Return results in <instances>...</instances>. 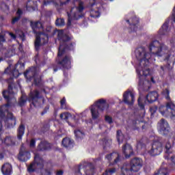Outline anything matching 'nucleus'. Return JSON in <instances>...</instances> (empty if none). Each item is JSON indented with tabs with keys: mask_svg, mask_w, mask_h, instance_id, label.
Returning <instances> with one entry per match:
<instances>
[{
	"mask_svg": "<svg viewBox=\"0 0 175 175\" xmlns=\"http://www.w3.org/2000/svg\"><path fill=\"white\" fill-rule=\"evenodd\" d=\"M60 5L62 6H64V5H67V3H69L70 2V0H59Z\"/></svg>",
	"mask_w": 175,
	"mask_h": 175,
	"instance_id": "obj_52",
	"label": "nucleus"
},
{
	"mask_svg": "<svg viewBox=\"0 0 175 175\" xmlns=\"http://www.w3.org/2000/svg\"><path fill=\"white\" fill-rule=\"evenodd\" d=\"M143 148H146V144L143 143V140L137 141V150H143Z\"/></svg>",
	"mask_w": 175,
	"mask_h": 175,
	"instance_id": "obj_35",
	"label": "nucleus"
},
{
	"mask_svg": "<svg viewBox=\"0 0 175 175\" xmlns=\"http://www.w3.org/2000/svg\"><path fill=\"white\" fill-rule=\"evenodd\" d=\"M74 133L76 139H83V137H84V133L81 132L80 130H75Z\"/></svg>",
	"mask_w": 175,
	"mask_h": 175,
	"instance_id": "obj_33",
	"label": "nucleus"
},
{
	"mask_svg": "<svg viewBox=\"0 0 175 175\" xmlns=\"http://www.w3.org/2000/svg\"><path fill=\"white\" fill-rule=\"evenodd\" d=\"M146 100L148 103H154L156 100H158L159 98V94L156 91L150 92L146 95Z\"/></svg>",
	"mask_w": 175,
	"mask_h": 175,
	"instance_id": "obj_24",
	"label": "nucleus"
},
{
	"mask_svg": "<svg viewBox=\"0 0 175 175\" xmlns=\"http://www.w3.org/2000/svg\"><path fill=\"white\" fill-rule=\"evenodd\" d=\"M116 139L118 140V144H121L124 142V139H125V136L122 134V131L121 130H118L116 133Z\"/></svg>",
	"mask_w": 175,
	"mask_h": 175,
	"instance_id": "obj_29",
	"label": "nucleus"
},
{
	"mask_svg": "<svg viewBox=\"0 0 175 175\" xmlns=\"http://www.w3.org/2000/svg\"><path fill=\"white\" fill-rule=\"evenodd\" d=\"M165 104L166 110L161 112L163 115L169 116L171 118L175 117V103L172 101V98Z\"/></svg>",
	"mask_w": 175,
	"mask_h": 175,
	"instance_id": "obj_14",
	"label": "nucleus"
},
{
	"mask_svg": "<svg viewBox=\"0 0 175 175\" xmlns=\"http://www.w3.org/2000/svg\"><path fill=\"white\" fill-rule=\"evenodd\" d=\"M169 59H170V55H167L165 58V61H169Z\"/></svg>",
	"mask_w": 175,
	"mask_h": 175,
	"instance_id": "obj_63",
	"label": "nucleus"
},
{
	"mask_svg": "<svg viewBox=\"0 0 175 175\" xmlns=\"http://www.w3.org/2000/svg\"><path fill=\"white\" fill-rule=\"evenodd\" d=\"M6 33H8V35L10 36L12 39H16L17 36H16V34L13 33L12 32H10V31H6Z\"/></svg>",
	"mask_w": 175,
	"mask_h": 175,
	"instance_id": "obj_54",
	"label": "nucleus"
},
{
	"mask_svg": "<svg viewBox=\"0 0 175 175\" xmlns=\"http://www.w3.org/2000/svg\"><path fill=\"white\" fill-rule=\"evenodd\" d=\"M105 121L108 122V124H113V118L109 116H105Z\"/></svg>",
	"mask_w": 175,
	"mask_h": 175,
	"instance_id": "obj_47",
	"label": "nucleus"
},
{
	"mask_svg": "<svg viewBox=\"0 0 175 175\" xmlns=\"http://www.w3.org/2000/svg\"><path fill=\"white\" fill-rule=\"evenodd\" d=\"M6 39H5V34L3 33H0V43H5Z\"/></svg>",
	"mask_w": 175,
	"mask_h": 175,
	"instance_id": "obj_48",
	"label": "nucleus"
},
{
	"mask_svg": "<svg viewBox=\"0 0 175 175\" xmlns=\"http://www.w3.org/2000/svg\"><path fill=\"white\" fill-rule=\"evenodd\" d=\"M123 102L129 106H133L135 103V94L131 90H127L123 94Z\"/></svg>",
	"mask_w": 175,
	"mask_h": 175,
	"instance_id": "obj_16",
	"label": "nucleus"
},
{
	"mask_svg": "<svg viewBox=\"0 0 175 175\" xmlns=\"http://www.w3.org/2000/svg\"><path fill=\"white\" fill-rule=\"evenodd\" d=\"M61 120H68L69 119V113H63L60 114Z\"/></svg>",
	"mask_w": 175,
	"mask_h": 175,
	"instance_id": "obj_43",
	"label": "nucleus"
},
{
	"mask_svg": "<svg viewBox=\"0 0 175 175\" xmlns=\"http://www.w3.org/2000/svg\"><path fill=\"white\" fill-rule=\"evenodd\" d=\"M49 109H50V105H48L44 107L43 111L41 113V116H44V114H46V113H47L48 110Z\"/></svg>",
	"mask_w": 175,
	"mask_h": 175,
	"instance_id": "obj_49",
	"label": "nucleus"
},
{
	"mask_svg": "<svg viewBox=\"0 0 175 175\" xmlns=\"http://www.w3.org/2000/svg\"><path fill=\"white\" fill-rule=\"evenodd\" d=\"M113 157H116L113 163H110L109 165H117L121 162V156L117 152H112L105 156V159H107L108 162H111Z\"/></svg>",
	"mask_w": 175,
	"mask_h": 175,
	"instance_id": "obj_19",
	"label": "nucleus"
},
{
	"mask_svg": "<svg viewBox=\"0 0 175 175\" xmlns=\"http://www.w3.org/2000/svg\"><path fill=\"white\" fill-rule=\"evenodd\" d=\"M36 146V140L35 139H31L30 141L29 147H31V148H35Z\"/></svg>",
	"mask_w": 175,
	"mask_h": 175,
	"instance_id": "obj_46",
	"label": "nucleus"
},
{
	"mask_svg": "<svg viewBox=\"0 0 175 175\" xmlns=\"http://www.w3.org/2000/svg\"><path fill=\"white\" fill-rule=\"evenodd\" d=\"M40 175H51V172L49 169H44L41 172Z\"/></svg>",
	"mask_w": 175,
	"mask_h": 175,
	"instance_id": "obj_44",
	"label": "nucleus"
},
{
	"mask_svg": "<svg viewBox=\"0 0 175 175\" xmlns=\"http://www.w3.org/2000/svg\"><path fill=\"white\" fill-rule=\"evenodd\" d=\"M116 171L117 170L116 168L108 169L105 170L103 175H113Z\"/></svg>",
	"mask_w": 175,
	"mask_h": 175,
	"instance_id": "obj_36",
	"label": "nucleus"
},
{
	"mask_svg": "<svg viewBox=\"0 0 175 175\" xmlns=\"http://www.w3.org/2000/svg\"><path fill=\"white\" fill-rule=\"evenodd\" d=\"M16 15L20 16V18H21V16H23V10L21 9H18L16 12Z\"/></svg>",
	"mask_w": 175,
	"mask_h": 175,
	"instance_id": "obj_55",
	"label": "nucleus"
},
{
	"mask_svg": "<svg viewBox=\"0 0 175 175\" xmlns=\"http://www.w3.org/2000/svg\"><path fill=\"white\" fill-rule=\"evenodd\" d=\"M6 92H8V91L4 90L3 92V96L4 98V99H5L7 103L5 105V107H10L12 106V98H10V96L9 95H6Z\"/></svg>",
	"mask_w": 175,
	"mask_h": 175,
	"instance_id": "obj_30",
	"label": "nucleus"
},
{
	"mask_svg": "<svg viewBox=\"0 0 175 175\" xmlns=\"http://www.w3.org/2000/svg\"><path fill=\"white\" fill-rule=\"evenodd\" d=\"M122 151L126 159H128V158H131V157L133 155V148L129 144L123 145Z\"/></svg>",
	"mask_w": 175,
	"mask_h": 175,
	"instance_id": "obj_21",
	"label": "nucleus"
},
{
	"mask_svg": "<svg viewBox=\"0 0 175 175\" xmlns=\"http://www.w3.org/2000/svg\"><path fill=\"white\" fill-rule=\"evenodd\" d=\"M44 167V160L40 157L39 154H36L34 156V161L27 167L29 173H33L38 170H42Z\"/></svg>",
	"mask_w": 175,
	"mask_h": 175,
	"instance_id": "obj_9",
	"label": "nucleus"
},
{
	"mask_svg": "<svg viewBox=\"0 0 175 175\" xmlns=\"http://www.w3.org/2000/svg\"><path fill=\"white\" fill-rule=\"evenodd\" d=\"M1 171L3 175H12L13 173V166L9 163H5L1 166Z\"/></svg>",
	"mask_w": 175,
	"mask_h": 175,
	"instance_id": "obj_23",
	"label": "nucleus"
},
{
	"mask_svg": "<svg viewBox=\"0 0 175 175\" xmlns=\"http://www.w3.org/2000/svg\"><path fill=\"white\" fill-rule=\"evenodd\" d=\"M31 27L36 36H40V32L43 31V23L40 21L31 22Z\"/></svg>",
	"mask_w": 175,
	"mask_h": 175,
	"instance_id": "obj_18",
	"label": "nucleus"
},
{
	"mask_svg": "<svg viewBox=\"0 0 175 175\" xmlns=\"http://www.w3.org/2000/svg\"><path fill=\"white\" fill-rule=\"evenodd\" d=\"M62 146L66 148H72L73 147V141L70 138H64L62 142Z\"/></svg>",
	"mask_w": 175,
	"mask_h": 175,
	"instance_id": "obj_28",
	"label": "nucleus"
},
{
	"mask_svg": "<svg viewBox=\"0 0 175 175\" xmlns=\"http://www.w3.org/2000/svg\"><path fill=\"white\" fill-rule=\"evenodd\" d=\"M165 154H167V155H170L172 154V150H170V148H172V144L170 142H167L165 146Z\"/></svg>",
	"mask_w": 175,
	"mask_h": 175,
	"instance_id": "obj_32",
	"label": "nucleus"
},
{
	"mask_svg": "<svg viewBox=\"0 0 175 175\" xmlns=\"http://www.w3.org/2000/svg\"><path fill=\"white\" fill-rule=\"evenodd\" d=\"M24 76L29 81H32L33 79V84L36 87L42 85V77L38 75V68L36 67H31L24 72Z\"/></svg>",
	"mask_w": 175,
	"mask_h": 175,
	"instance_id": "obj_7",
	"label": "nucleus"
},
{
	"mask_svg": "<svg viewBox=\"0 0 175 175\" xmlns=\"http://www.w3.org/2000/svg\"><path fill=\"white\" fill-rule=\"evenodd\" d=\"M154 175H167V172H163L162 170H159Z\"/></svg>",
	"mask_w": 175,
	"mask_h": 175,
	"instance_id": "obj_53",
	"label": "nucleus"
},
{
	"mask_svg": "<svg viewBox=\"0 0 175 175\" xmlns=\"http://www.w3.org/2000/svg\"><path fill=\"white\" fill-rule=\"evenodd\" d=\"M3 117H5V114L3 112L0 111V118H3ZM2 128H3V126L0 121V132L2 131ZM2 144H4L6 147H12L16 146V142H14V139L10 136H7L4 139H2V137L0 134V146H2Z\"/></svg>",
	"mask_w": 175,
	"mask_h": 175,
	"instance_id": "obj_10",
	"label": "nucleus"
},
{
	"mask_svg": "<svg viewBox=\"0 0 175 175\" xmlns=\"http://www.w3.org/2000/svg\"><path fill=\"white\" fill-rule=\"evenodd\" d=\"M56 175H64V171L62 170L56 172Z\"/></svg>",
	"mask_w": 175,
	"mask_h": 175,
	"instance_id": "obj_57",
	"label": "nucleus"
},
{
	"mask_svg": "<svg viewBox=\"0 0 175 175\" xmlns=\"http://www.w3.org/2000/svg\"><path fill=\"white\" fill-rule=\"evenodd\" d=\"M90 16L93 18H98L99 17V15H94L93 14H90Z\"/></svg>",
	"mask_w": 175,
	"mask_h": 175,
	"instance_id": "obj_62",
	"label": "nucleus"
},
{
	"mask_svg": "<svg viewBox=\"0 0 175 175\" xmlns=\"http://www.w3.org/2000/svg\"><path fill=\"white\" fill-rule=\"evenodd\" d=\"M157 129L161 135H163V136H167L170 133V126H169V123L163 118L160 120L158 122Z\"/></svg>",
	"mask_w": 175,
	"mask_h": 175,
	"instance_id": "obj_13",
	"label": "nucleus"
},
{
	"mask_svg": "<svg viewBox=\"0 0 175 175\" xmlns=\"http://www.w3.org/2000/svg\"><path fill=\"white\" fill-rule=\"evenodd\" d=\"M165 159L167 161H169L170 159L172 163H175V155H172L170 159L169 158V156H165Z\"/></svg>",
	"mask_w": 175,
	"mask_h": 175,
	"instance_id": "obj_45",
	"label": "nucleus"
},
{
	"mask_svg": "<svg viewBox=\"0 0 175 175\" xmlns=\"http://www.w3.org/2000/svg\"><path fill=\"white\" fill-rule=\"evenodd\" d=\"M149 51L147 52L146 48L140 46L135 50V57L139 62V66L142 68V71L137 69V73L139 78L138 90L139 91H144V82L146 77L150 75V69L148 65L150 62H152V55L155 57H162V46L158 40H154L149 44Z\"/></svg>",
	"mask_w": 175,
	"mask_h": 175,
	"instance_id": "obj_1",
	"label": "nucleus"
},
{
	"mask_svg": "<svg viewBox=\"0 0 175 175\" xmlns=\"http://www.w3.org/2000/svg\"><path fill=\"white\" fill-rule=\"evenodd\" d=\"M73 38L69 36L68 34L64 33V30H59L57 33V39L60 42L57 57L56 59V64L57 66H53V72H58L59 69H72V61L73 57L70 54H65L66 51H72L76 47V42H70ZM65 54V55H64Z\"/></svg>",
	"mask_w": 175,
	"mask_h": 175,
	"instance_id": "obj_2",
	"label": "nucleus"
},
{
	"mask_svg": "<svg viewBox=\"0 0 175 175\" xmlns=\"http://www.w3.org/2000/svg\"><path fill=\"white\" fill-rule=\"evenodd\" d=\"M84 10V2L79 1V5L77 7L71 8L70 12H67V16L68 17L67 27L72 25V20H79L81 18L83 15L81 12Z\"/></svg>",
	"mask_w": 175,
	"mask_h": 175,
	"instance_id": "obj_5",
	"label": "nucleus"
},
{
	"mask_svg": "<svg viewBox=\"0 0 175 175\" xmlns=\"http://www.w3.org/2000/svg\"><path fill=\"white\" fill-rule=\"evenodd\" d=\"M25 133V126L23 124H21L17 129V137L18 140L23 139V136Z\"/></svg>",
	"mask_w": 175,
	"mask_h": 175,
	"instance_id": "obj_27",
	"label": "nucleus"
},
{
	"mask_svg": "<svg viewBox=\"0 0 175 175\" xmlns=\"http://www.w3.org/2000/svg\"><path fill=\"white\" fill-rule=\"evenodd\" d=\"M51 3H53V0H44L43 1L44 6H48V5H51Z\"/></svg>",
	"mask_w": 175,
	"mask_h": 175,
	"instance_id": "obj_51",
	"label": "nucleus"
},
{
	"mask_svg": "<svg viewBox=\"0 0 175 175\" xmlns=\"http://www.w3.org/2000/svg\"><path fill=\"white\" fill-rule=\"evenodd\" d=\"M29 2H32V0H27V3L26 5L27 10H28V12H35V7L30 6L29 5H28V3H29Z\"/></svg>",
	"mask_w": 175,
	"mask_h": 175,
	"instance_id": "obj_38",
	"label": "nucleus"
},
{
	"mask_svg": "<svg viewBox=\"0 0 175 175\" xmlns=\"http://www.w3.org/2000/svg\"><path fill=\"white\" fill-rule=\"evenodd\" d=\"M142 166H143V161L135 157L131 161L130 164H123L120 168L122 175H131L132 172L139 171Z\"/></svg>",
	"mask_w": 175,
	"mask_h": 175,
	"instance_id": "obj_3",
	"label": "nucleus"
},
{
	"mask_svg": "<svg viewBox=\"0 0 175 175\" xmlns=\"http://www.w3.org/2000/svg\"><path fill=\"white\" fill-rule=\"evenodd\" d=\"M55 25L57 27H63V25H65V20L64 18H57L55 21Z\"/></svg>",
	"mask_w": 175,
	"mask_h": 175,
	"instance_id": "obj_37",
	"label": "nucleus"
},
{
	"mask_svg": "<svg viewBox=\"0 0 175 175\" xmlns=\"http://www.w3.org/2000/svg\"><path fill=\"white\" fill-rule=\"evenodd\" d=\"M9 72H10V67H8L5 71H4V73H9Z\"/></svg>",
	"mask_w": 175,
	"mask_h": 175,
	"instance_id": "obj_61",
	"label": "nucleus"
},
{
	"mask_svg": "<svg viewBox=\"0 0 175 175\" xmlns=\"http://www.w3.org/2000/svg\"><path fill=\"white\" fill-rule=\"evenodd\" d=\"M126 21L129 25V29H131V31L129 32H136V31H137L139 23H140L137 17L134 16L131 19V21L127 19Z\"/></svg>",
	"mask_w": 175,
	"mask_h": 175,
	"instance_id": "obj_17",
	"label": "nucleus"
},
{
	"mask_svg": "<svg viewBox=\"0 0 175 175\" xmlns=\"http://www.w3.org/2000/svg\"><path fill=\"white\" fill-rule=\"evenodd\" d=\"M157 110H158V107L157 105L152 106L150 108V111L151 113V116H154L157 113Z\"/></svg>",
	"mask_w": 175,
	"mask_h": 175,
	"instance_id": "obj_40",
	"label": "nucleus"
},
{
	"mask_svg": "<svg viewBox=\"0 0 175 175\" xmlns=\"http://www.w3.org/2000/svg\"><path fill=\"white\" fill-rule=\"evenodd\" d=\"M52 29L51 26H47L45 31L43 29L42 31L40 33V36H36L34 42L36 51H39L41 46H44L49 43V33H51Z\"/></svg>",
	"mask_w": 175,
	"mask_h": 175,
	"instance_id": "obj_4",
	"label": "nucleus"
},
{
	"mask_svg": "<svg viewBox=\"0 0 175 175\" xmlns=\"http://www.w3.org/2000/svg\"><path fill=\"white\" fill-rule=\"evenodd\" d=\"M0 6L2 10H5H5L9 9V6H8V5H6V3L3 2L1 3Z\"/></svg>",
	"mask_w": 175,
	"mask_h": 175,
	"instance_id": "obj_50",
	"label": "nucleus"
},
{
	"mask_svg": "<svg viewBox=\"0 0 175 175\" xmlns=\"http://www.w3.org/2000/svg\"><path fill=\"white\" fill-rule=\"evenodd\" d=\"M109 109V103L106 102V100L100 98L95 103V105L92 106L90 111L92 113V120H98L99 118V111H105Z\"/></svg>",
	"mask_w": 175,
	"mask_h": 175,
	"instance_id": "obj_6",
	"label": "nucleus"
},
{
	"mask_svg": "<svg viewBox=\"0 0 175 175\" xmlns=\"http://www.w3.org/2000/svg\"><path fill=\"white\" fill-rule=\"evenodd\" d=\"M60 106L61 109H64V110H68V109H69V107L66 104V98L65 97H63L60 100Z\"/></svg>",
	"mask_w": 175,
	"mask_h": 175,
	"instance_id": "obj_31",
	"label": "nucleus"
},
{
	"mask_svg": "<svg viewBox=\"0 0 175 175\" xmlns=\"http://www.w3.org/2000/svg\"><path fill=\"white\" fill-rule=\"evenodd\" d=\"M142 131H146L147 129V124L142 126Z\"/></svg>",
	"mask_w": 175,
	"mask_h": 175,
	"instance_id": "obj_59",
	"label": "nucleus"
},
{
	"mask_svg": "<svg viewBox=\"0 0 175 175\" xmlns=\"http://www.w3.org/2000/svg\"><path fill=\"white\" fill-rule=\"evenodd\" d=\"M157 140L153 141L151 149L148 152L150 157H157V155H161L162 151H163V144L162 142Z\"/></svg>",
	"mask_w": 175,
	"mask_h": 175,
	"instance_id": "obj_11",
	"label": "nucleus"
},
{
	"mask_svg": "<svg viewBox=\"0 0 175 175\" xmlns=\"http://www.w3.org/2000/svg\"><path fill=\"white\" fill-rule=\"evenodd\" d=\"M21 19V18H20V16H16L15 17H14L11 21V24L12 25H14V24H16V23L18 21H20V20Z\"/></svg>",
	"mask_w": 175,
	"mask_h": 175,
	"instance_id": "obj_41",
	"label": "nucleus"
},
{
	"mask_svg": "<svg viewBox=\"0 0 175 175\" xmlns=\"http://www.w3.org/2000/svg\"><path fill=\"white\" fill-rule=\"evenodd\" d=\"M31 159V152L27 150H21L18 154V159L21 162H27L29 159Z\"/></svg>",
	"mask_w": 175,
	"mask_h": 175,
	"instance_id": "obj_22",
	"label": "nucleus"
},
{
	"mask_svg": "<svg viewBox=\"0 0 175 175\" xmlns=\"http://www.w3.org/2000/svg\"><path fill=\"white\" fill-rule=\"evenodd\" d=\"M103 143H105V146H107V143L109 142V140H107V139L106 138L103 139Z\"/></svg>",
	"mask_w": 175,
	"mask_h": 175,
	"instance_id": "obj_60",
	"label": "nucleus"
},
{
	"mask_svg": "<svg viewBox=\"0 0 175 175\" xmlns=\"http://www.w3.org/2000/svg\"><path fill=\"white\" fill-rule=\"evenodd\" d=\"M168 32H169V21H166L161 26V28L159 30V35H161V36L167 35Z\"/></svg>",
	"mask_w": 175,
	"mask_h": 175,
	"instance_id": "obj_26",
	"label": "nucleus"
},
{
	"mask_svg": "<svg viewBox=\"0 0 175 175\" xmlns=\"http://www.w3.org/2000/svg\"><path fill=\"white\" fill-rule=\"evenodd\" d=\"M25 66V64L21 62L18 61L16 64H15V66L14 69L11 71V75H12V77L17 78L18 77L19 72L20 70H23Z\"/></svg>",
	"mask_w": 175,
	"mask_h": 175,
	"instance_id": "obj_20",
	"label": "nucleus"
},
{
	"mask_svg": "<svg viewBox=\"0 0 175 175\" xmlns=\"http://www.w3.org/2000/svg\"><path fill=\"white\" fill-rule=\"evenodd\" d=\"M137 102L138 106H139V109H141V110H144L145 106L144 104H143V103L142 102V98L139 97Z\"/></svg>",
	"mask_w": 175,
	"mask_h": 175,
	"instance_id": "obj_42",
	"label": "nucleus"
},
{
	"mask_svg": "<svg viewBox=\"0 0 175 175\" xmlns=\"http://www.w3.org/2000/svg\"><path fill=\"white\" fill-rule=\"evenodd\" d=\"M39 151H50L51 150V144L46 141H42L38 146Z\"/></svg>",
	"mask_w": 175,
	"mask_h": 175,
	"instance_id": "obj_25",
	"label": "nucleus"
},
{
	"mask_svg": "<svg viewBox=\"0 0 175 175\" xmlns=\"http://www.w3.org/2000/svg\"><path fill=\"white\" fill-rule=\"evenodd\" d=\"M39 99H40V92L38 90H34L30 92L28 100L31 103V107H32V106L36 107V103H38Z\"/></svg>",
	"mask_w": 175,
	"mask_h": 175,
	"instance_id": "obj_15",
	"label": "nucleus"
},
{
	"mask_svg": "<svg viewBox=\"0 0 175 175\" xmlns=\"http://www.w3.org/2000/svg\"><path fill=\"white\" fill-rule=\"evenodd\" d=\"M12 91H13V86L12 85H8V92L9 94H12Z\"/></svg>",
	"mask_w": 175,
	"mask_h": 175,
	"instance_id": "obj_56",
	"label": "nucleus"
},
{
	"mask_svg": "<svg viewBox=\"0 0 175 175\" xmlns=\"http://www.w3.org/2000/svg\"><path fill=\"white\" fill-rule=\"evenodd\" d=\"M25 103H27V98L24 96H22L18 103V105L20 106V107H23Z\"/></svg>",
	"mask_w": 175,
	"mask_h": 175,
	"instance_id": "obj_34",
	"label": "nucleus"
},
{
	"mask_svg": "<svg viewBox=\"0 0 175 175\" xmlns=\"http://www.w3.org/2000/svg\"><path fill=\"white\" fill-rule=\"evenodd\" d=\"M0 111L3 113L4 116L0 118V122L2 125V121H4L5 126L7 129H12L17 124V118L13 115L12 112H8L7 116L5 114L3 109H0Z\"/></svg>",
	"mask_w": 175,
	"mask_h": 175,
	"instance_id": "obj_8",
	"label": "nucleus"
},
{
	"mask_svg": "<svg viewBox=\"0 0 175 175\" xmlns=\"http://www.w3.org/2000/svg\"><path fill=\"white\" fill-rule=\"evenodd\" d=\"M81 170H83L85 175H94L95 173V166L92 163H88L87 164H79L78 170L76 171V173L79 174H83Z\"/></svg>",
	"mask_w": 175,
	"mask_h": 175,
	"instance_id": "obj_12",
	"label": "nucleus"
},
{
	"mask_svg": "<svg viewBox=\"0 0 175 175\" xmlns=\"http://www.w3.org/2000/svg\"><path fill=\"white\" fill-rule=\"evenodd\" d=\"M150 81H152V83H153V84H155V80H154V77H151Z\"/></svg>",
	"mask_w": 175,
	"mask_h": 175,
	"instance_id": "obj_64",
	"label": "nucleus"
},
{
	"mask_svg": "<svg viewBox=\"0 0 175 175\" xmlns=\"http://www.w3.org/2000/svg\"><path fill=\"white\" fill-rule=\"evenodd\" d=\"M5 158V154L3 152H0V161H2Z\"/></svg>",
	"mask_w": 175,
	"mask_h": 175,
	"instance_id": "obj_58",
	"label": "nucleus"
},
{
	"mask_svg": "<svg viewBox=\"0 0 175 175\" xmlns=\"http://www.w3.org/2000/svg\"><path fill=\"white\" fill-rule=\"evenodd\" d=\"M163 94L165 96V99H167V100H170V90H169V89H165L163 92Z\"/></svg>",
	"mask_w": 175,
	"mask_h": 175,
	"instance_id": "obj_39",
	"label": "nucleus"
}]
</instances>
